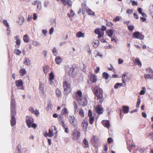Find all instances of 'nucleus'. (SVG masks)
I'll use <instances>...</instances> for the list:
<instances>
[{
    "instance_id": "nucleus-27",
    "label": "nucleus",
    "mask_w": 153,
    "mask_h": 153,
    "mask_svg": "<svg viewBox=\"0 0 153 153\" xmlns=\"http://www.w3.org/2000/svg\"><path fill=\"white\" fill-rule=\"evenodd\" d=\"M62 59L59 56H57L55 59V62L57 64H59L62 61Z\"/></svg>"
},
{
    "instance_id": "nucleus-63",
    "label": "nucleus",
    "mask_w": 153,
    "mask_h": 153,
    "mask_svg": "<svg viewBox=\"0 0 153 153\" xmlns=\"http://www.w3.org/2000/svg\"><path fill=\"white\" fill-rule=\"evenodd\" d=\"M60 124L62 126L63 129L67 127H68V126L65 123H62V124Z\"/></svg>"
},
{
    "instance_id": "nucleus-6",
    "label": "nucleus",
    "mask_w": 153,
    "mask_h": 153,
    "mask_svg": "<svg viewBox=\"0 0 153 153\" xmlns=\"http://www.w3.org/2000/svg\"><path fill=\"white\" fill-rule=\"evenodd\" d=\"M76 100L79 102L81 105L83 106H85L87 104V100L86 97L82 98L77 97L76 98Z\"/></svg>"
},
{
    "instance_id": "nucleus-59",
    "label": "nucleus",
    "mask_w": 153,
    "mask_h": 153,
    "mask_svg": "<svg viewBox=\"0 0 153 153\" xmlns=\"http://www.w3.org/2000/svg\"><path fill=\"white\" fill-rule=\"evenodd\" d=\"M108 70H109V71H112V70L114 72L115 71V69L111 65V67L110 68L108 67Z\"/></svg>"
},
{
    "instance_id": "nucleus-15",
    "label": "nucleus",
    "mask_w": 153,
    "mask_h": 153,
    "mask_svg": "<svg viewBox=\"0 0 153 153\" xmlns=\"http://www.w3.org/2000/svg\"><path fill=\"white\" fill-rule=\"evenodd\" d=\"M15 39L16 40V45L15 47L16 48H19L21 44V41L19 39V36H16L15 37Z\"/></svg>"
},
{
    "instance_id": "nucleus-33",
    "label": "nucleus",
    "mask_w": 153,
    "mask_h": 153,
    "mask_svg": "<svg viewBox=\"0 0 153 153\" xmlns=\"http://www.w3.org/2000/svg\"><path fill=\"white\" fill-rule=\"evenodd\" d=\"M19 72L20 74V75L21 76H22L26 74V71L25 69L23 68V69H21L20 70Z\"/></svg>"
},
{
    "instance_id": "nucleus-23",
    "label": "nucleus",
    "mask_w": 153,
    "mask_h": 153,
    "mask_svg": "<svg viewBox=\"0 0 153 153\" xmlns=\"http://www.w3.org/2000/svg\"><path fill=\"white\" fill-rule=\"evenodd\" d=\"M76 36L77 38H84L85 36V33L81 31H79L76 33Z\"/></svg>"
},
{
    "instance_id": "nucleus-64",
    "label": "nucleus",
    "mask_w": 153,
    "mask_h": 153,
    "mask_svg": "<svg viewBox=\"0 0 153 153\" xmlns=\"http://www.w3.org/2000/svg\"><path fill=\"white\" fill-rule=\"evenodd\" d=\"M54 31V29H53V28L52 27H51L50 30H49V33L50 34H52L53 32V31Z\"/></svg>"
},
{
    "instance_id": "nucleus-32",
    "label": "nucleus",
    "mask_w": 153,
    "mask_h": 153,
    "mask_svg": "<svg viewBox=\"0 0 153 153\" xmlns=\"http://www.w3.org/2000/svg\"><path fill=\"white\" fill-rule=\"evenodd\" d=\"M144 77L145 79H153V74L152 76H151V74H145L144 75Z\"/></svg>"
},
{
    "instance_id": "nucleus-49",
    "label": "nucleus",
    "mask_w": 153,
    "mask_h": 153,
    "mask_svg": "<svg viewBox=\"0 0 153 153\" xmlns=\"http://www.w3.org/2000/svg\"><path fill=\"white\" fill-rule=\"evenodd\" d=\"M140 98H139L138 99L137 104L136 106V107L137 108H138L139 107L140 103Z\"/></svg>"
},
{
    "instance_id": "nucleus-50",
    "label": "nucleus",
    "mask_w": 153,
    "mask_h": 153,
    "mask_svg": "<svg viewBox=\"0 0 153 153\" xmlns=\"http://www.w3.org/2000/svg\"><path fill=\"white\" fill-rule=\"evenodd\" d=\"M48 67L47 66H45L43 67L44 72L45 74H47L48 71Z\"/></svg>"
},
{
    "instance_id": "nucleus-52",
    "label": "nucleus",
    "mask_w": 153,
    "mask_h": 153,
    "mask_svg": "<svg viewBox=\"0 0 153 153\" xmlns=\"http://www.w3.org/2000/svg\"><path fill=\"white\" fill-rule=\"evenodd\" d=\"M97 35H98V38L99 39H100L101 37H103L104 35V32H102V33L100 32Z\"/></svg>"
},
{
    "instance_id": "nucleus-51",
    "label": "nucleus",
    "mask_w": 153,
    "mask_h": 153,
    "mask_svg": "<svg viewBox=\"0 0 153 153\" xmlns=\"http://www.w3.org/2000/svg\"><path fill=\"white\" fill-rule=\"evenodd\" d=\"M133 12V10L132 9H128L127 10L126 13H127L128 14H131Z\"/></svg>"
},
{
    "instance_id": "nucleus-42",
    "label": "nucleus",
    "mask_w": 153,
    "mask_h": 153,
    "mask_svg": "<svg viewBox=\"0 0 153 153\" xmlns=\"http://www.w3.org/2000/svg\"><path fill=\"white\" fill-rule=\"evenodd\" d=\"M103 77L105 79H107L109 77V75L106 72H103L102 74Z\"/></svg>"
},
{
    "instance_id": "nucleus-18",
    "label": "nucleus",
    "mask_w": 153,
    "mask_h": 153,
    "mask_svg": "<svg viewBox=\"0 0 153 153\" xmlns=\"http://www.w3.org/2000/svg\"><path fill=\"white\" fill-rule=\"evenodd\" d=\"M68 109L66 108L65 107L63 109H62L61 112V114L62 115H68Z\"/></svg>"
},
{
    "instance_id": "nucleus-41",
    "label": "nucleus",
    "mask_w": 153,
    "mask_h": 153,
    "mask_svg": "<svg viewBox=\"0 0 153 153\" xmlns=\"http://www.w3.org/2000/svg\"><path fill=\"white\" fill-rule=\"evenodd\" d=\"M147 73L149 74H152L153 73V71L152 69L150 68H147L146 69Z\"/></svg>"
},
{
    "instance_id": "nucleus-5",
    "label": "nucleus",
    "mask_w": 153,
    "mask_h": 153,
    "mask_svg": "<svg viewBox=\"0 0 153 153\" xmlns=\"http://www.w3.org/2000/svg\"><path fill=\"white\" fill-rule=\"evenodd\" d=\"M63 85L64 88V91L66 94H68L71 91V84L68 82L65 81L63 82Z\"/></svg>"
},
{
    "instance_id": "nucleus-38",
    "label": "nucleus",
    "mask_w": 153,
    "mask_h": 153,
    "mask_svg": "<svg viewBox=\"0 0 153 153\" xmlns=\"http://www.w3.org/2000/svg\"><path fill=\"white\" fill-rule=\"evenodd\" d=\"M123 83H117L114 86V88L115 89H117L119 87H121L123 85Z\"/></svg>"
},
{
    "instance_id": "nucleus-36",
    "label": "nucleus",
    "mask_w": 153,
    "mask_h": 153,
    "mask_svg": "<svg viewBox=\"0 0 153 153\" xmlns=\"http://www.w3.org/2000/svg\"><path fill=\"white\" fill-rule=\"evenodd\" d=\"M99 42L98 40H96L95 42H93L92 44L94 47V48H96L99 45Z\"/></svg>"
},
{
    "instance_id": "nucleus-43",
    "label": "nucleus",
    "mask_w": 153,
    "mask_h": 153,
    "mask_svg": "<svg viewBox=\"0 0 153 153\" xmlns=\"http://www.w3.org/2000/svg\"><path fill=\"white\" fill-rule=\"evenodd\" d=\"M106 25L110 27H112L114 25V24L111 22L107 21Z\"/></svg>"
},
{
    "instance_id": "nucleus-46",
    "label": "nucleus",
    "mask_w": 153,
    "mask_h": 153,
    "mask_svg": "<svg viewBox=\"0 0 153 153\" xmlns=\"http://www.w3.org/2000/svg\"><path fill=\"white\" fill-rule=\"evenodd\" d=\"M3 24L7 27H9V25L8 24V23L7 21L6 20H3Z\"/></svg>"
},
{
    "instance_id": "nucleus-25",
    "label": "nucleus",
    "mask_w": 153,
    "mask_h": 153,
    "mask_svg": "<svg viewBox=\"0 0 153 153\" xmlns=\"http://www.w3.org/2000/svg\"><path fill=\"white\" fill-rule=\"evenodd\" d=\"M83 147L84 148H86L88 147V142L85 138L83 141Z\"/></svg>"
},
{
    "instance_id": "nucleus-53",
    "label": "nucleus",
    "mask_w": 153,
    "mask_h": 153,
    "mask_svg": "<svg viewBox=\"0 0 153 153\" xmlns=\"http://www.w3.org/2000/svg\"><path fill=\"white\" fill-rule=\"evenodd\" d=\"M29 110L32 114H34L35 111L33 108L32 107H30L29 108Z\"/></svg>"
},
{
    "instance_id": "nucleus-45",
    "label": "nucleus",
    "mask_w": 153,
    "mask_h": 153,
    "mask_svg": "<svg viewBox=\"0 0 153 153\" xmlns=\"http://www.w3.org/2000/svg\"><path fill=\"white\" fill-rule=\"evenodd\" d=\"M94 120V117L92 116L89 117V123L90 124H92L93 123V122Z\"/></svg>"
},
{
    "instance_id": "nucleus-26",
    "label": "nucleus",
    "mask_w": 153,
    "mask_h": 153,
    "mask_svg": "<svg viewBox=\"0 0 153 153\" xmlns=\"http://www.w3.org/2000/svg\"><path fill=\"white\" fill-rule=\"evenodd\" d=\"M44 84L42 82H40L39 85V89L40 90L42 94L44 93Z\"/></svg>"
},
{
    "instance_id": "nucleus-1",
    "label": "nucleus",
    "mask_w": 153,
    "mask_h": 153,
    "mask_svg": "<svg viewBox=\"0 0 153 153\" xmlns=\"http://www.w3.org/2000/svg\"><path fill=\"white\" fill-rule=\"evenodd\" d=\"M92 90L94 95L95 98L97 100H99V103L101 104L103 101V91L102 89L97 86L92 88Z\"/></svg>"
},
{
    "instance_id": "nucleus-60",
    "label": "nucleus",
    "mask_w": 153,
    "mask_h": 153,
    "mask_svg": "<svg viewBox=\"0 0 153 153\" xmlns=\"http://www.w3.org/2000/svg\"><path fill=\"white\" fill-rule=\"evenodd\" d=\"M68 5L69 7H70L72 5V2L71 0H68Z\"/></svg>"
},
{
    "instance_id": "nucleus-11",
    "label": "nucleus",
    "mask_w": 153,
    "mask_h": 153,
    "mask_svg": "<svg viewBox=\"0 0 153 153\" xmlns=\"http://www.w3.org/2000/svg\"><path fill=\"white\" fill-rule=\"evenodd\" d=\"M122 81L123 83L124 84V85H126V83L127 81H128L129 80V79L128 78L127 76L126 73H124L122 76Z\"/></svg>"
},
{
    "instance_id": "nucleus-62",
    "label": "nucleus",
    "mask_w": 153,
    "mask_h": 153,
    "mask_svg": "<svg viewBox=\"0 0 153 153\" xmlns=\"http://www.w3.org/2000/svg\"><path fill=\"white\" fill-rule=\"evenodd\" d=\"M132 4L133 6L134 5L137 6L138 5V3L137 1H133L132 2Z\"/></svg>"
},
{
    "instance_id": "nucleus-24",
    "label": "nucleus",
    "mask_w": 153,
    "mask_h": 153,
    "mask_svg": "<svg viewBox=\"0 0 153 153\" xmlns=\"http://www.w3.org/2000/svg\"><path fill=\"white\" fill-rule=\"evenodd\" d=\"M90 80L93 83H95L97 81V77L95 75L91 74L90 76Z\"/></svg>"
},
{
    "instance_id": "nucleus-58",
    "label": "nucleus",
    "mask_w": 153,
    "mask_h": 153,
    "mask_svg": "<svg viewBox=\"0 0 153 153\" xmlns=\"http://www.w3.org/2000/svg\"><path fill=\"white\" fill-rule=\"evenodd\" d=\"M33 114H34L36 116H38L39 115V111L36 109Z\"/></svg>"
},
{
    "instance_id": "nucleus-3",
    "label": "nucleus",
    "mask_w": 153,
    "mask_h": 153,
    "mask_svg": "<svg viewBox=\"0 0 153 153\" xmlns=\"http://www.w3.org/2000/svg\"><path fill=\"white\" fill-rule=\"evenodd\" d=\"M26 124L28 128L32 127L34 129L36 128L37 126L36 124L33 123L34 120L33 118L27 116L26 117Z\"/></svg>"
},
{
    "instance_id": "nucleus-30",
    "label": "nucleus",
    "mask_w": 153,
    "mask_h": 153,
    "mask_svg": "<svg viewBox=\"0 0 153 153\" xmlns=\"http://www.w3.org/2000/svg\"><path fill=\"white\" fill-rule=\"evenodd\" d=\"M24 63L25 64H26L27 65L29 66L30 65L31 61L29 58H25V60Z\"/></svg>"
},
{
    "instance_id": "nucleus-19",
    "label": "nucleus",
    "mask_w": 153,
    "mask_h": 153,
    "mask_svg": "<svg viewBox=\"0 0 153 153\" xmlns=\"http://www.w3.org/2000/svg\"><path fill=\"white\" fill-rule=\"evenodd\" d=\"M16 119L15 117L13 116L11 117V119L10 120V125L11 126H13L16 125Z\"/></svg>"
},
{
    "instance_id": "nucleus-7",
    "label": "nucleus",
    "mask_w": 153,
    "mask_h": 153,
    "mask_svg": "<svg viewBox=\"0 0 153 153\" xmlns=\"http://www.w3.org/2000/svg\"><path fill=\"white\" fill-rule=\"evenodd\" d=\"M133 36L134 38L139 39L141 40H143L144 38V36L138 31L134 33Z\"/></svg>"
},
{
    "instance_id": "nucleus-54",
    "label": "nucleus",
    "mask_w": 153,
    "mask_h": 153,
    "mask_svg": "<svg viewBox=\"0 0 153 153\" xmlns=\"http://www.w3.org/2000/svg\"><path fill=\"white\" fill-rule=\"evenodd\" d=\"M111 41L114 42H116L118 41V39L116 37H114L111 38Z\"/></svg>"
},
{
    "instance_id": "nucleus-34",
    "label": "nucleus",
    "mask_w": 153,
    "mask_h": 153,
    "mask_svg": "<svg viewBox=\"0 0 153 153\" xmlns=\"http://www.w3.org/2000/svg\"><path fill=\"white\" fill-rule=\"evenodd\" d=\"M21 53V51L18 49H15L14 50V53L16 54L17 55H20Z\"/></svg>"
},
{
    "instance_id": "nucleus-8",
    "label": "nucleus",
    "mask_w": 153,
    "mask_h": 153,
    "mask_svg": "<svg viewBox=\"0 0 153 153\" xmlns=\"http://www.w3.org/2000/svg\"><path fill=\"white\" fill-rule=\"evenodd\" d=\"M15 84L18 89L24 90V88L23 86V83L22 79H20L18 80H16Z\"/></svg>"
},
{
    "instance_id": "nucleus-2",
    "label": "nucleus",
    "mask_w": 153,
    "mask_h": 153,
    "mask_svg": "<svg viewBox=\"0 0 153 153\" xmlns=\"http://www.w3.org/2000/svg\"><path fill=\"white\" fill-rule=\"evenodd\" d=\"M81 133L79 131L77 128L73 130L71 135V138L73 140H79L80 138Z\"/></svg>"
},
{
    "instance_id": "nucleus-35",
    "label": "nucleus",
    "mask_w": 153,
    "mask_h": 153,
    "mask_svg": "<svg viewBox=\"0 0 153 153\" xmlns=\"http://www.w3.org/2000/svg\"><path fill=\"white\" fill-rule=\"evenodd\" d=\"M86 11L87 13L89 15H91L93 16H94L95 14V13L94 12H93L92 10H91V9H88L86 10Z\"/></svg>"
},
{
    "instance_id": "nucleus-12",
    "label": "nucleus",
    "mask_w": 153,
    "mask_h": 153,
    "mask_svg": "<svg viewBox=\"0 0 153 153\" xmlns=\"http://www.w3.org/2000/svg\"><path fill=\"white\" fill-rule=\"evenodd\" d=\"M132 60L135 65H138V66L141 67L142 65V63L139 58H135L133 57L132 58Z\"/></svg>"
},
{
    "instance_id": "nucleus-16",
    "label": "nucleus",
    "mask_w": 153,
    "mask_h": 153,
    "mask_svg": "<svg viewBox=\"0 0 153 153\" xmlns=\"http://www.w3.org/2000/svg\"><path fill=\"white\" fill-rule=\"evenodd\" d=\"M91 141L93 144H97L98 142V137L94 135H93L92 138L91 139Z\"/></svg>"
},
{
    "instance_id": "nucleus-29",
    "label": "nucleus",
    "mask_w": 153,
    "mask_h": 153,
    "mask_svg": "<svg viewBox=\"0 0 153 153\" xmlns=\"http://www.w3.org/2000/svg\"><path fill=\"white\" fill-rule=\"evenodd\" d=\"M23 39L24 42H29V37L27 34H25L24 36Z\"/></svg>"
},
{
    "instance_id": "nucleus-22",
    "label": "nucleus",
    "mask_w": 153,
    "mask_h": 153,
    "mask_svg": "<svg viewBox=\"0 0 153 153\" xmlns=\"http://www.w3.org/2000/svg\"><path fill=\"white\" fill-rule=\"evenodd\" d=\"M123 111L125 114H127L129 111V108L128 106H122Z\"/></svg>"
},
{
    "instance_id": "nucleus-55",
    "label": "nucleus",
    "mask_w": 153,
    "mask_h": 153,
    "mask_svg": "<svg viewBox=\"0 0 153 153\" xmlns=\"http://www.w3.org/2000/svg\"><path fill=\"white\" fill-rule=\"evenodd\" d=\"M88 116L89 117L92 116V112L91 110H89L88 111Z\"/></svg>"
},
{
    "instance_id": "nucleus-40",
    "label": "nucleus",
    "mask_w": 153,
    "mask_h": 153,
    "mask_svg": "<svg viewBox=\"0 0 153 153\" xmlns=\"http://www.w3.org/2000/svg\"><path fill=\"white\" fill-rule=\"evenodd\" d=\"M49 79L51 81V80H53L54 78V76L53 74V73L51 72L49 74Z\"/></svg>"
},
{
    "instance_id": "nucleus-13",
    "label": "nucleus",
    "mask_w": 153,
    "mask_h": 153,
    "mask_svg": "<svg viewBox=\"0 0 153 153\" xmlns=\"http://www.w3.org/2000/svg\"><path fill=\"white\" fill-rule=\"evenodd\" d=\"M75 69L74 68L71 67L70 68L69 71L68 72V75L70 77H74L76 75V73L74 71Z\"/></svg>"
},
{
    "instance_id": "nucleus-21",
    "label": "nucleus",
    "mask_w": 153,
    "mask_h": 153,
    "mask_svg": "<svg viewBox=\"0 0 153 153\" xmlns=\"http://www.w3.org/2000/svg\"><path fill=\"white\" fill-rule=\"evenodd\" d=\"M114 30L112 29H108L106 32V33L108 36L110 38H111L113 34Z\"/></svg>"
},
{
    "instance_id": "nucleus-47",
    "label": "nucleus",
    "mask_w": 153,
    "mask_h": 153,
    "mask_svg": "<svg viewBox=\"0 0 153 153\" xmlns=\"http://www.w3.org/2000/svg\"><path fill=\"white\" fill-rule=\"evenodd\" d=\"M128 28L129 30L132 31L134 28V26L133 25H129L128 26Z\"/></svg>"
},
{
    "instance_id": "nucleus-31",
    "label": "nucleus",
    "mask_w": 153,
    "mask_h": 153,
    "mask_svg": "<svg viewBox=\"0 0 153 153\" xmlns=\"http://www.w3.org/2000/svg\"><path fill=\"white\" fill-rule=\"evenodd\" d=\"M82 124L83 128L86 129L88 125V122L86 120H84L82 122Z\"/></svg>"
},
{
    "instance_id": "nucleus-37",
    "label": "nucleus",
    "mask_w": 153,
    "mask_h": 153,
    "mask_svg": "<svg viewBox=\"0 0 153 153\" xmlns=\"http://www.w3.org/2000/svg\"><path fill=\"white\" fill-rule=\"evenodd\" d=\"M73 105L74 106V108L75 112H78V105L77 103L76 102H74L73 103Z\"/></svg>"
},
{
    "instance_id": "nucleus-20",
    "label": "nucleus",
    "mask_w": 153,
    "mask_h": 153,
    "mask_svg": "<svg viewBox=\"0 0 153 153\" xmlns=\"http://www.w3.org/2000/svg\"><path fill=\"white\" fill-rule=\"evenodd\" d=\"M76 97H75V99H76V98L77 97L79 98H82V93L81 91L78 90L76 93Z\"/></svg>"
},
{
    "instance_id": "nucleus-56",
    "label": "nucleus",
    "mask_w": 153,
    "mask_h": 153,
    "mask_svg": "<svg viewBox=\"0 0 153 153\" xmlns=\"http://www.w3.org/2000/svg\"><path fill=\"white\" fill-rule=\"evenodd\" d=\"M94 32L95 34H97L101 32H100L99 28H97L95 30Z\"/></svg>"
},
{
    "instance_id": "nucleus-57",
    "label": "nucleus",
    "mask_w": 153,
    "mask_h": 153,
    "mask_svg": "<svg viewBox=\"0 0 153 153\" xmlns=\"http://www.w3.org/2000/svg\"><path fill=\"white\" fill-rule=\"evenodd\" d=\"M120 20V17L119 16H117L116 18L114 19L113 21L114 22H116Z\"/></svg>"
},
{
    "instance_id": "nucleus-14",
    "label": "nucleus",
    "mask_w": 153,
    "mask_h": 153,
    "mask_svg": "<svg viewBox=\"0 0 153 153\" xmlns=\"http://www.w3.org/2000/svg\"><path fill=\"white\" fill-rule=\"evenodd\" d=\"M97 113L99 114H102L103 112V108L100 105H98L95 108Z\"/></svg>"
},
{
    "instance_id": "nucleus-10",
    "label": "nucleus",
    "mask_w": 153,
    "mask_h": 153,
    "mask_svg": "<svg viewBox=\"0 0 153 153\" xmlns=\"http://www.w3.org/2000/svg\"><path fill=\"white\" fill-rule=\"evenodd\" d=\"M69 120L70 123L74 126H76L77 124V122L75 117L74 116H70L69 118Z\"/></svg>"
},
{
    "instance_id": "nucleus-48",
    "label": "nucleus",
    "mask_w": 153,
    "mask_h": 153,
    "mask_svg": "<svg viewBox=\"0 0 153 153\" xmlns=\"http://www.w3.org/2000/svg\"><path fill=\"white\" fill-rule=\"evenodd\" d=\"M57 50L55 48H54L53 49V53L54 55L56 56L57 55Z\"/></svg>"
},
{
    "instance_id": "nucleus-44",
    "label": "nucleus",
    "mask_w": 153,
    "mask_h": 153,
    "mask_svg": "<svg viewBox=\"0 0 153 153\" xmlns=\"http://www.w3.org/2000/svg\"><path fill=\"white\" fill-rule=\"evenodd\" d=\"M79 114L82 117H84V110L82 109H80L79 111Z\"/></svg>"
},
{
    "instance_id": "nucleus-61",
    "label": "nucleus",
    "mask_w": 153,
    "mask_h": 153,
    "mask_svg": "<svg viewBox=\"0 0 153 153\" xmlns=\"http://www.w3.org/2000/svg\"><path fill=\"white\" fill-rule=\"evenodd\" d=\"M113 141V139L111 137H109L107 141L108 143H111Z\"/></svg>"
},
{
    "instance_id": "nucleus-4",
    "label": "nucleus",
    "mask_w": 153,
    "mask_h": 153,
    "mask_svg": "<svg viewBox=\"0 0 153 153\" xmlns=\"http://www.w3.org/2000/svg\"><path fill=\"white\" fill-rule=\"evenodd\" d=\"M16 105L14 98H11L10 103L11 116L15 117L16 114Z\"/></svg>"
},
{
    "instance_id": "nucleus-28",
    "label": "nucleus",
    "mask_w": 153,
    "mask_h": 153,
    "mask_svg": "<svg viewBox=\"0 0 153 153\" xmlns=\"http://www.w3.org/2000/svg\"><path fill=\"white\" fill-rule=\"evenodd\" d=\"M56 93L58 97H61L62 93L61 91L58 88H57L56 90Z\"/></svg>"
},
{
    "instance_id": "nucleus-9",
    "label": "nucleus",
    "mask_w": 153,
    "mask_h": 153,
    "mask_svg": "<svg viewBox=\"0 0 153 153\" xmlns=\"http://www.w3.org/2000/svg\"><path fill=\"white\" fill-rule=\"evenodd\" d=\"M55 131V133L56 134L57 132V129L56 127L54 126H52L51 128L49 129L48 134H47V135L50 137H51L53 136V130Z\"/></svg>"
},
{
    "instance_id": "nucleus-17",
    "label": "nucleus",
    "mask_w": 153,
    "mask_h": 153,
    "mask_svg": "<svg viewBox=\"0 0 153 153\" xmlns=\"http://www.w3.org/2000/svg\"><path fill=\"white\" fill-rule=\"evenodd\" d=\"M102 125L105 127L109 129L110 127L109 121L108 120H103L102 122Z\"/></svg>"
},
{
    "instance_id": "nucleus-39",
    "label": "nucleus",
    "mask_w": 153,
    "mask_h": 153,
    "mask_svg": "<svg viewBox=\"0 0 153 153\" xmlns=\"http://www.w3.org/2000/svg\"><path fill=\"white\" fill-rule=\"evenodd\" d=\"M58 120L61 123H65L64 120L63 119V118L62 115L59 116L58 117Z\"/></svg>"
}]
</instances>
